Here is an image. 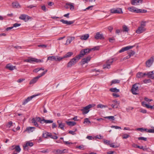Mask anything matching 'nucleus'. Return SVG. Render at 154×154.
<instances>
[{
  "mask_svg": "<svg viewBox=\"0 0 154 154\" xmlns=\"http://www.w3.org/2000/svg\"><path fill=\"white\" fill-rule=\"evenodd\" d=\"M35 129V128L34 127H28L24 131V132H27L28 133L32 132Z\"/></svg>",
  "mask_w": 154,
  "mask_h": 154,
  "instance_id": "b1692460",
  "label": "nucleus"
},
{
  "mask_svg": "<svg viewBox=\"0 0 154 154\" xmlns=\"http://www.w3.org/2000/svg\"><path fill=\"white\" fill-rule=\"evenodd\" d=\"M142 0H131V3L132 5H138L139 3H142L143 2Z\"/></svg>",
  "mask_w": 154,
  "mask_h": 154,
  "instance_id": "4468645a",
  "label": "nucleus"
},
{
  "mask_svg": "<svg viewBox=\"0 0 154 154\" xmlns=\"http://www.w3.org/2000/svg\"><path fill=\"white\" fill-rule=\"evenodd\" d=\"M44 122L46 123H51L53 122V121L51 120H46L45 119H44Z\"/></svg>",
  "mask_w": 154,
  "mask_h": 154,
  "instance_id": "49530a36",
  "label": "nucleus"
},
{
  "mask_svg": "<svg viewBox=\"0 0 154 154\" xmlns=\"http://www.w3.org/2000/svg\"><path fill=\"white\" fill-rule=\"evenodd\" d=\"M91 51V49L89 48L82 50L80 52L79 55L82 57L85 55L88 54Z\"/></svg>",
  "mask_w": 154,
  "mask_h": 154,
  "instance_id": "0eeeda50",
  "label": "nucleus"
},
{
  "mask_svg": "<svg viewBox=\"0 0 154 154\" xmlns=\"http://www.w3.org/2000/svg\"><path fill=\"white\" fill-rule=\"evenodd\" d=\"M146 73H143L141 72H139L137 74V77L138 78H141L143 77L144 76L146 75Z\"/></svg>",
  "mask_w": 154,
  "mask_h": 154,
  "instance_id": "cd10ccee",
  "label": "nucleus"
},
{
  "mask_svg": "<svg viewBox=\"0 0 154 154\" xmlns=\"http://www.w3.org/2000/svg\"><path fill=\"white\" fill-rule=\"evenodd\" d=\"M75 39V37L71 36L69 37L68 38L65 44L66 45H68L70 44L71 42Z\"/></svg>",
  "mask_w": 154,
  "mask_h": 154,
  "instance_id": "412c9836",
  "label": "nucleus"
},
{
  "mask_svg": "<svg viewBox=\"0 0 154 154\" xmlns=\"http://www.w3.org/2000/svg\"><path fill=\"white\" fill-rule=\"evenodd\" d=\"M103 143L109 145L110 144V141L109 140L103 139Z\"/></svg>",
  "mask_w": 154,
  "mask_h": 154,
  "instance_id": "c03bdc74",
  "label": "nucleus"
},
{
  "mask_svg": "<svg viewBox=\"0 0 154 154\" xmlns=\"http://www.w3.org/2000/svg\"><path fill=\"white\" fill-rule=\"evenodd\" d=\"M38 47L42 48H44L47 47V45H38Z\"/></svg>",
  "mask_w": 154,
  "mask_h": 154,
  "instance_id": "13d9d810",
  "label": "nucleus"
},
{
  "mask_svg": "<svg viewBox=\"0 0 154 154\" xmlns=\"http://www.w3.org/2000/svg\"><path fill=\"white\" fill-rule=\"evenodd\" d=\"M135 8L133 7H129L128 8V9L131 12H135Z\"/></svg>",
  "mask_w": 154,
  "mask_h": 154,
  "instance_id": "ea45409f",
  "label": "nucleus"
},
{
  "mask_svg": "<svg viewBox=\"0 0 154 154\" xmlns=\"http://www.w3.org/2000/svg\"><path fill=\"white\" fill-rule=\"evenodd\" d=\"M73 52H67L66 54L63 56L62 57H61V58H62V60L64 58H69L71 57L73 54Z\"/></svg>",
  "mask_w": 154,
  "mask_h": 154,
  "instance_id": "393cba45",
  "label": "nucleus"
},
{
  "mask_svg": "<svg viewBox=\"0 0 154 154\" xmlns=\"http://www.w3.org/2000/svg\"><path fill=\"white\" fill-rule=\"evenodd\" d=\"M146 132L149 133H154V129H149L148 131L147 130Z\"/></svg>",
  "mask_w": 154,
  "mask_h": 154,
  "instance_id": "e2e57ef3",
  "label": "nucleus"
},
{
  "mask_svg": "<svg viewBox=\"0 0 154 154\" xmlns=\"http://www.w3.org/2000/svg\"><path fill=\"white\" fill-rule=\"evenodd\" d=\"M33 145V144L32 142H31L29 141L26 142V143L23 146V149L25 150L28 149V146H29L30 147L32 146Z\"/></svg>",
  "mask_w": 154,
  "mask_h": 154,
  "instance_id": "9b49d317",
  "label": "nucleus"
},
{
  "mask_svg": "<svg viewBox=\"0 0 154 154\" xmlns=\"http://www.w3.org/2000/svg\"><path fill=\"white\" fill-rule=\"evenodd\" d=\"M137 131H140L142 132H143L144 131H147V129H143V128H137Z\"/></svg>",
  "mask_w": 154,
  "mask_h": 154,
  "instance_id": "09e8293b",
  "label": "nucleus"
},
{
  "mask_svg": "<svg viewBox=\"0 0 154 154\" xmlns=\"http://www.w3.org/2000/svg\"><path fill=\"white\" fill-rule=\"evenodd\" d=\"M21 25V24L20 23H15L14 24L13 27H18L20 26Z\"/></svg>",
  "mask_w": 154,
  "mask_h": 154,
  "instance_id": "0e129e2a",
  "label": "nucleus"
},
{
  "mask_svg": "<svg viewBox=\"0 0 154 154\" xmlns=\"http://www.w3.org/2000/svg\"><path fill=\"white\" fill-rule=\"evenodd\" d=\"M109 91L112 92L118 93L119 92V90L117 89L116 88H111L109 89Z\"/></svg>",
  "mask_w": 154,
  "mask_h": 154,
  "instance_id": "c756f323",
  "label": "nucleus"
},
{
  "mask_svg": "<svg viewBox=\"0 0 154 154\" xmlns=\"http://www.w3.org/2000/svg\"><path fill=\"white\" fill-rule=\"evenodd\" d=\"M95 106L94 104H90L84 107L83 109H81L83 114H87L89 111V109Z\"/></svg>",
  "mask_w": 154,
  "mask_h": 154,
  "instance_id": "f03ea898",
  "label": "nucleus"
},
{
  "mask_svg": "<svg viewBox=\"0 0 154 154\" xmlns=\"http://www.w3.org/2000/svg\"><path fill=\"white\" fill-rule=\"evenodd\" d=\"M145 30L144 27L141 26L138 27L136 31V32L138 34H140L143 32Z\"/></svg>",
  "mask_w": 154,
  "mask_h": 154,
  "instance_id": "5701e85b",
  "label": "nucleus"
},
{
  "mask_svg": "<svg viewBox=\"0 0 154 154\" xmlns=\"http://www.w3.org/2000/svg\"><path fill=\"white\" fill-rule=\"evenodd\" d=\"M65 126V124L64 123H62L59 124V126L58 128H60L63 130H64V127Z\"/></svg>",
  "mask_w": 154,
  "mask_h": 154,
  "instance_id": "e433bc0d",
  "label": "nucleus"
},
{
  "mask_svg": "<svg viewBox=\"0 0 154 154\" xmlns=\"http://www.w3.org/2000/svg\"><path fill=\"white\" fill-rule=\"evenodd\" d=\"M112 14H122L123 13L122 8H118L116 9L113 8L110 10Z\"/></svg>",
  "mask_w": 154,
  "mask_h": 154,
  "instance_id": "1a4fd4ad",
  "label": "nucleus"
},
{
  "mask_svg": "<svg viewBox=\"0 0 154 154\" xmlns=\"http://www.w3.org/2000/svg\"><path fill=\"white\" fill-rule=\"evenodd\" d=\"M129 30V29L127 26L124 25L122 26V29L121 30V31L124 32H128Z\"/></svg>",
  "mask_w": 154,
  "mask_h": 154,
  "instance_id": "c85d7f7f",
  "label": "nucleus"
},
{
  "mask_svg": "<svg viewBox=\"0 0 154 154\" xmlns=\"http://www.w3.org/2000/svg\"><path fill=\"white\" fill-rule=\"evenodd\" d=\"M24 62L32 63L33 62H35L37 63L43 62V60L38 59L34 58H30L29 59L25 60H24Z\"/></svg>",
  "mask_w": 154,
  "mask_h": 154,
  "instance_id": "39448f33",
  "label": "nucleus"
},
{
  "mask_svg": "<svg viewBox=\"0 0 154 154\" xmlns=\"http://www.w3.org/2000/svg\"><path fill=\"white\" fill-rule=\"evenodd\" d=\"M143 82L144 83H148L151 82V81L150 79H145L143 80Z\"/></svg>",
  "mask_w": 154,
  "mask_h": 154,
  "instance_id": "8fccbe9b",
  "label": "nucleus"
},
{
  "mask_svg": "<svg viewBox=\"0 0 154 154\" xmlns=\"http://www.w3.org/2000/svg\"><path fill=\"white\" fill-rule=\"evenodd\" d=\"M91 59V57L90 56L86 58H84L82 59L81 61L82 65H83L85 63H87Z\"/></svg>",
  "mask_w": 154,
  "mask_h": 154,
  "instance_id": "ddd939ff",
  "label": "nucleus"
},
{
  "mask_svg": "<svg viewBox=\"0 0 154 154\" xmlns=\"http://www.w3.org/2000/svg\"><path fill=\"white\" fill-rule=\"evenodd\" d=\"M66 122L68 125L70 126H73L76 124V123L74 122Z\"/></svg>",
  "mask_w": 154,
  "mask_h": 154,
  "instance_id": "72a5a7b5",
  "label": "nucleus"
},
{
  "mask_svg": "<svg viewBox=\"0 0 154 154\" xmlns=\"http://www.w3.org/2000/svg\"><path fill=\"white\" fill-rule=\"evenodd\" d=\"M139 140H143L144 141H146L147 140V138L143 137H140L138 138Z\"/></svg>",
  "mask_w": 154,
  "mask_h": 154,
  "instance_id": "864d4df0",
  "label": "nucleus"
},
{
  "mask_svg": "<svg viewBox=\"0 0 154 154\" xmlns=\"http://www.w3.org/2000/svg\"><path fill=\"white\" fill-rule=\"evenodd\" d=\"M37 120L35 118H33L32 119V123H33L34 125L36 127H38V125L36 122Z\"/></svg>",
  "mask_w": 154,
  "mask_h": 154,
  "instance_id": "f704fd0d",
  "label": "nucleus"
},
{
  "mask_svg": "<svg viewBox=\"0 0 154 154\" xmlns=\"http://www.w3.org/2000/svg\"><path fill=\"white\" fill-rule=\"evenodd\" d=\"M100 48V47L99 46H95V47H94V48H91V49L92 50H93V51H94V50H99Z\"/></svg>",
  "mask_w": 154,
  "mask_h": 154,
  "instance_id": "603ef678",
  "label": "nucleus"
},
{
  "mask_svg": "<svg viewBox=\"0 0 154 154\" xmlns=\"http://www.w3.org/2000/svg\"><path fill=\"white\" fill-rule=\"evenodd\" d=\"M14 149L15 151L17 152H19L21 151V148L19 145L16 146Z\"/></svg>",
  "mask_w": 154,
  "mask_h": 154,
  "instance_id": "4c0bfd02",
  "label": "nucleus"
},
{
  "mask_svg": "<svg viewBox=\"0 0 154 154\" xmlns=\"http://www.w3.org/2000/svg\"><path fill=\"white\" fill-rule=\"evenodd\" d=\"M5 68L11 71L16 69L15 66H12L10 63L7 64L5 66Z\"/></svg>",
  "mask_w": 154,
  "mask_h": 154,
  "instance_id": "dca6fc26",
  "label": "nucleus"
},
{
  "mask_svg": "<svg viewBox=\"0 0 154 154\" xmlns=\"http://www.w3.org/2000/svg\"><path fill=\"white\" fill-rule=\"evenodd\" d=\"M140 112L143 113H146L147 112L146 110L142 109H140Z\"/></svg>",
  "mask_w": 154,
  "mask_h": 154,
  "instance_id": "5fc2aeb1",
  "label": "nucleus"
},
{
  "mask_svg": "<svg viewBox=\"0 0 154 154\" xmlns=\"http://www.w3.org/2000/svg\"><path fill=\"white\" fill-rule=\"evenodd\" d=\"M135 52L134 51L132 50H130L128 52V54L129 56V57H130L132 55H133L135 54Z\"/></svg>",
  "mask_w": 154,
  "mask_h": 154,
  "instance_id": "58836bf2",
  "label": "nucleus"
},
{
  "mask_svg": "<svg viewBox=\"0 0 154 154\" xmlns=\"http://www.w3.org/2000/svg\"><path fill=\"white\" fill-rule=\"evenodd\" d=\"M41 9L45 12H46L48 10V9L46 8V7L45 5L42 6Z\"/></svg>",
  "mask_w": 154,
  "mask_h": 154,
  "instance_id": "052dcab7",
  "label": "nucleus"
},
{
  "mask_svg": "<svg viewBox=\"0 0 154 154\" xmlns=\"http://www.w3.org/2000/svg\"><path fill=\"white\" fill-rule=\"evenodd\" d=\"M111 128H115V129H121V128L120 127H119V126H117L112 125V126H111Z\"/></svg>",
  "mask_w": 154,
  "mask_h": 154,
  "instance_id": "bf43d9fd",
  "label": "nucleus"
},
{
  "mask_svg": "<svg viewBox=\"0 0 154 154\" xmlns=\"http://www.w3.org/2000/svg\"><path fill=\"white\" fill-rule=\"evenodd\" d=\"M12 6L14 8H21V6L16 1L12 3Z\"/></svg>",
  "mask_w": 154,
  "mask_h": 154,
  "instance_id": "a878e982",
  "label": "nucleus"
},
{
  "mask_svg": "<svg viewBox=\"0 0 154 154\" xmlns=\"http://www.w3.org/2000/svg\"><path fill=\"white\" fill-rule=\"evenodd\" d=\"M62 60L60 57L58 56H49L48 57L47 60H50L52 61H60Z\"/></svg>",
  "mask_w": 154,
  "mask_h": 154,
  "instance_id": "20e7f679",
  "label": "nucleus"
},
{
  "mask_svg": "<svg viewBox=\"0 0 154 154\" xmlns=\"http://www.w3.org/2000/svg\"><path fill=\"white\" fill-rule=\"evenodd\" d=\"M113 59H111L107 60L106 64L103 65V68L104 69H109L110 68L111 64L113 62Z\"/></svg>",
  "mask_w": 154,
  "mask_h": 154,
  "instance_id": "423d86ee",
  "label": "nucleus"
},
{
  "mask_svg": "<svg viewBox=\"0 0 154 154\" xmlns=\"http://www.w3.org/2000/svg\"><path fill=\"white\" fill-rule=\"evenodd\" d=\"M105 119H107L111 120H114L115 119L113 116H109L104 117Z\"/></svg>",
  "mask_w": 154,
  "mask_h": 154,
  "instance_id": "79ce46f5",
  "label": "nucleus"
},
{
  "mask_svg": "<svg viewBox=\"0 0 154 154\" xmlns=\"http://www.w3.org/2000/svg\"><path fill=\"white\" fill-rule=\"evenodd\" d=\"M13 122L12 121L9 122L8 124L6 125V127L9 128L12 126Z\"/></svg>",
  "mask_w": 154,
  "mask_h": 154,
  "instance_id": "37998d69",
  "label": "nucleus"
},
{
  "mask_svg": "<svg viewBox=\"0 0 154 154\" xmlns=\"http://www.w3.org/2000/svg\"><path fill=\"white\" fill-rule=\"evenodd\" d=\"M120 82V80L118 79H114L112 80L111 82V85L113 84H119Z\"/></svg>",
  "mask_w": 154,
  "mask_h": 154,
  "instance_id": "473e14b6",
  "label": "nucleus"
},
{
  "mask_svg": "<svg viewBox=\"0 0 154 154\" xmlns=\"http://www.w3.org/2000/svg\"><path fill=\"white\" fill-rule=\"evenodd\" d=\"M97 108H104L106 107H107V106L106 105H104L102 104H100L97 105Z\"/></svg>",
  "mask_w": 154,
  "mask_h": 154,
  "instance_id": "a19ab883",
  "label": "nucleus"
},
{
  "mask_svg": "<svg viewBox=\"0 0 154 154\" xmlns=\"http://www.w3.org/2000/svg\"><path fill=\"white\" fill-rule=\"evenodd\" d=\"M129 137V135L127 134H124L123 135L122 138L123 139H127Z\"/></svg>",
  "mask_w": 154,
  "mask_h": 154,
  "instance_id": "3c124183",
  "label": "nucleus"
},
{
  "mask_svg": "<svg viewBox=\"0 0 154 154\" xmlns=\"http://www.w3.org/2000/svg\"><path fill=\"white\" fill-rule=\"evenodd\" d=\"M84 147V146L83 145H80L76 147V148H79L80 149H83Z\"/></svg>",
  "mask_w": 154,
  "mask_h": 154,
  "instance_id": "338daca9",
  "label": "nucleus"
},
{
  "mask_svg": "<svg viewBox=\"0 0 154 154\" xmlns=\"http://www.w3.org/2000/svg\"><path fill=\"white\" fill-rule=\"evenodd\" d=\"M112 95L116 98L119 97L120 96L119 94L115 93H112Z\"/></svg>",
  "mask_w": 154,
  "mask_h": 154,
  "instance_id": "680f3d73",
  "label": "nucleus"
},
{
  "mask_svg": "<svg viewBox=\"0 0 154 154\" xmlns=\"http://www.w3.org/2000/svg\"><path fill=\"white\" fill-rule=\"evenodd\" d=\"M89 35L88 34H84L79 36L80 39L82 40H86L89 37Z\"/></svg>",
  "mask_w": 154,
  "mask_h": 154,
  "instance_id": "6ab92c4d",
  "label": "nucleus"
},
{
  "mask_svg": "<svg viewBox=\"0 0 154 154\" xmlns=\"http://www.w3.org/2000/svg\"><path fill=\"white\" fill-rule=\"evenodd\" d=\"M153 58L151 57L150 59H149L146 62V67H149L151 66L153 61Z\"/></svg>",
  "mask_w": 154,
  "mask_h": 154,
  "instance_id": "f8f14e48",
  "label": "nucleus"
},
{
  "mask_svg": "<svg viewBox=\"0 0 154 154\" xmlns=\"http://www.w3.org/2000/svg\"><path fill=\"white\" fill-rule=\"evenodd\" d=\"M109 42L112 43L114 42L115 41V38L114 37H112V38H109Z\"/></svg>",
  "mask_w": 154,
  "mask_h": 154,
  "instance_id": "de8ad7c7",
  "label": "nucleus"
},
{
  "mask_svg": "<svg viewBox=\"0 0 154 154\" xmlns=\"http://www.w3.org/2000/svg\"><path fill=\"white\" fill-rule=\"evenodd\" d=\"M47 70H46L45 71L42 72V73L39 74V75L40 76V77H42V76L44 75L47 72Z\"/></svg>",
  "mask_w": 154,
  "mask_h": 154,
  "instance_id": "69168bd1",
  "label": "nucleus"
},
{
  "mask_svg": "<svg viewBox=\"0 0 154 154\" xmlns=\"http://www.w3.org/2000/svg\"><path fill=\"white\" fill-rule=\"evenodd\" d=\"M60 21L63 24H66L67 25H70L74 22V21H68L67 20H65L63 19L61 20Z\"/></svg>",
  "mask_w": 154,
  "mask_h": 154,
  "instance_id": "f3484780",
  "label": "nucleus"
},
{
  "mask_svg": "<svg viewBox=\"0 0 154 154\" xmlns=\"http://www.w3.org/2000/svg\"><path fill=\"white\" fill-rule=\"evenodd\" d=\"M49 132L44 131L43 132L42 136L44 138H46L48 137Z\"/></svg>",
  "mask_w": 154,
  "mask_h": 154,
  "instance_id": "c9c22d12",
  "label": "nucleus"
},
{
  "mask_svg": "<svg viewBox=\"0 0 154 154\" xmlns=\"http://www.w3.org/2000/svg\"><path fill=\"white\" fill-rule=\"evenodd\" d=\"M36 96V95H33L30 97H28L23 101L22 104L23 105H25L29 101L31 100L33 98L35 97Z\"/></svg>",
  "mask_w": 154,
  "mask_h": 154,
  "instance_id": "2eb2a0df",
  "label": "nucleus"
},
{
  "mask_svg": "<svg viewBox=\"0 0 154 154\" xmlns=\"http://www.w3.org/2000/svg\"><path fill=\"white\" fill-rule=\"evenodd\" d=\"M146 75L149 78L154 79V71L149 72L146 73Z\"/></svg>",
  "mask_w": 154,
  "mask_h": 154,
  "instance_id": "a211bd4d",
  "label": "nucleus"
},
{
  "mask_svg": "<svg viewBox=\"0 0 154 154\" xmlns=\"http://www.w3.org/2000/svg\"><path fill=\"white\" fill-rule=\"evenodd\" d=\"M139 83H136L133 85L131 91L132 93L134 95H137L138 94L137 92L138 91L139 86L140 85Z\"/></svg>",
  "mask_w": 154,
  "mask_h": 154,
  "instance_id": "7ed1b4c3",
  "label": "nucleus"
},
{
  "mask_svg": "<svg viewBox=\"0 0 154 154\" xmlns=\"http://www.w3.org/2000/svg\"><path fill=\"white\" fill-rule=\"evenodd\" d=\"M73 3H68L66 4V5L69 6H70V9L72 11L74 9V6L73 5Z\"/></svg>",
  "mask_w": 154,
  "mask_h": 154,
  "instance_id": "7c9ffc66",
  "label": "nucleus"
},
{
  "mask_svg": "<svg viewBox=\"0 0 154 154\" xmlns=\"http://www.w3.org/2000/svg\"><path fill=\"white\" fill-rule=\"evenodd\" d=\"M41 77L39 75H38L37 76L34 77L33 79L31 80L29 82L30 84H32L35 83L36 82L38 79Z\"/></svg>",
  "mask_w": 154,
  "mask_h": 154,
  "instance_id": "4be33fe9",
  "label": "nucleus"
},
{
  "mask_svg": "<svg viewBox=\"0 0 154 154\" xmlns=\"http://www.w3.org/2000/svg\"><path fill=\"white\" fill-rule=\"evenodd\" d=\"M94 38L96 39H104V38L102 34H100L99 32H97L96 33L94 36Z\"/></svg>",
  "mask_w": 154,
  "mask_h": 154,
  "instance_id": "9d476101",
  "label": "nucleus"
},
{
  "mask_svg": "<svg viewBox=\"0 0 154 154\" xmlns=\"http://www.w3.org/2000/svg\"><path fill=\"white\" fill-rule=\"evenodd\" d=\"M115 143H110L109 144V146L110 147H112V148H118L119 147V146L118 145H114Z\"/></svg>",
  "mask_w": 154,
  "mask_h": 154,
  "instance_id": "a18cd8bd",
  "label": "nucleus"
},
{
  "mask_svg": "<svg viewBox=\"0 0 154 154\" xmlns=\"http://www.w3.org/2000/svg\"><path fill=\"white\" fill-rule=\"evenodd\" d=\"M133 47V46H128L125 47L123 48H122L121 49L119 50V53H122L123 52L125 51L128 50L129 49H131Z\"/></svg>",
  "mask_w": 154,
  "mask_h": 154,
  "instance_id": "aec40b11",
  "label": "nucleus"
},
{
  "mask_svg": "<svg viewBox=\"0 0 154 154\" xmlns=\"http://www.w3.org/2000/svg\"><path fill=\"white\" fill-rule=\"evenodd\" d=\"M145 23H146V22H143V21L141 23L140 26L142 27H144L146 25Z\"/></svg>",
  "mask_w": 154,
  "mask_h": 154,
  "instance_id": "774afa93",
  "label": "nucleus"
},
{
  "mask_svg": "<svg viewBox=\"0 0 154 154\" xmlns=\"http://www.w3.org/2000/svg\"><path fill=\"white\" fill-rule=\"evenodd\" d=\"M81 56H80L79 54L76 56L75 57L72 59L68 63L67 67H69L72 66L75 64L81 58Z\"/></svg>",
  "mask_w": 154,
  "mask_h": 154,
  "instance_id": "f257e3e1",
  "label": "nucleus"
},
{
  "mask_svg": "<svg viewBox=\"0 0 154 154\" xmlns=\"http://www.w3.org/2000/svg\"><path fill=\"white\" fill-rule=\"evenodd\" d=\"M93 6H94L93 5H91V6H89L86 9H84L83 10V11H85L86 10H89V9L91 10L92 9V8L93 7Z\"/></svg>",
  "mask_w": 154,
  "mask_h": 154,
  "instance_id": "6e6d98bb",
  "label": "nucleus"
},
{
  "mask_svg": "<svg viewBox=\"0 0 154 154\" xmlns=\"http://www.w3.org/2000/svg\"><path fill=\"white\" fill-rule=\"evenodd\" d=\"M67 152V150L66 149L63 150L58 149L56 150V153L57 154H61Z\"/></svg>",
  "mask_w": 154,
  "mask_h": 154,
  "instance_id": "bb28decb",
  "label": "nucleus"
},
{
  "mask_svg": "<svg viewBox=\"0 0 154 154\" xmlns=\"http://www.w3.org/2000/svg\"><path fill=\"white\" fill-rule=\"evenodd\" d=\"M19 18L20 19L24 20L26 22L29 20L31 19V17L27 15L22 14L20 15Z\"/></svg>",
  "mask_w": 154,
  "mask_h": 154,
  "instance_id": "6e6552de",
  "label": "nucleus"
},
{
  "mask_svg": "<svg viewBox=\"0 0 154 154\" xmlns=\"http://www.w3.org/2000/svg\"><path fill=\"white\" fill-rule=\"evenodd\" d=\"M83 123L84 124L85 123H91V122L89 121V119L88 118H86L85 119Z\"/></svg>",
  "mask_w": 154,
  "mask_h": 154,
  "instance_id": "4d7b16f0",
  "label": "nucleus"
},
{
  "mask_svg": "<svg viewBox=\"0 0 154 154\" xmlns=\"http://www.w3.org/2000/svg\"><path fill=\"white\" fill-rule=\"evenodd\" d=\"M35 119L38 122H39L41 123L42 124L43 123L44 120V118H43L42 119L40 117H36L35 118Z\"/></svg>",
  "mask_w": 154,
  "mask_h": 154,
  "instance_id": "2f4dec72",
  "label": "nucleus"
}]
</instances>
